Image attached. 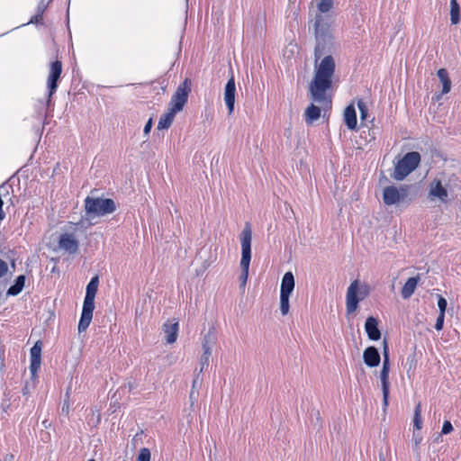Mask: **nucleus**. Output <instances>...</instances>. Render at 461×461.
I'll return each mask as SVG.
<instances>
[{"label": "nucleus", "instance_id": "de8ad7c7", "mask_svg": "<svg viewBox=\"0 0 461 461\" xmlns=\"http://www.w3.org/2000/svg\"><path fill=\"white\" fill-rule=\"evenodd\" d=\"M68 406H66V407H65V405H63V407H62V411H64L65 410H68Z\"/></svg>", "mask_w": 461, "mask_h": 461}, {"label": "nucleus", "instance_id": "423d86ee", "mask_svg": "<svg viewBox=\"0 0 461 461\" xmlns=\"http://www.w3.org/2000/svg\"><path fill=\"white\" fill-rule=\"evenodd\" d=\"M190 92L191 81L188 78H185L184 82L177 86L176 91L172 95L169 103V109L176 113L182 111L187 102Z\"/></svg>", "mask_w": 461, "mask_h": 461}, {"label": "nucleus", "instance_id": "3c124183", "mask_svg": "<svg viewBox=\"0 0 461 461\" xmlns=\"http://www.w3.org/2000/svg\"><path fill=\"white\" fill-rule=\"evenodd\" d=\"M88 461H95L94 459H89Z\"/></svg>", "mask_w": 461, "mask_h": 461}, {"label": "nucleus", "instance_id": "a18cd8bd", "mask_svg": "<svg viewBox=\"0 0 461 461\" xmlns=\"http://www.w3.org/2000/svg\"><path fill=\"white\" fill-rule=\"evenodd\" d=\"M68 406H66V407H65V405H63V407H62V411H64L65 410H68Z\"/></svg>", "mask_w": 461, "mask_h": 461}, {"label": "nucleus", "instance_id": "37998d69", "mask_svg": "<svg viewBox=\"0 0 461 461\" xmlns=\"http://www.w3.org/2000/svg\"><path fill=\"white\" fill-rule=\"evenodd\" d=\"M199 375L198 373L193 380L192 390H196V387L202 384V380L199 379Z\"/></svg>", "mask_w": 461, "mask_h": 461}, {"label": "nucleus", "instance_id": "4be33fe9", "mask_svg": "<svg viewBox=\"0 0 461 461\" xmlns=\"http://www.w3.org/2000/svg\"><path fill=\"white\" fill-rule=\"evenodd\" d=\"M438 77L442 83V92L441 95L447 94L451 89V81L448 77V73L447 69L440 68L437 72Z\"/></svg>", "mask_w": 461, "mask_h": 461}, {"label": "nucleus", "instance_id": "a878e982", "mask_svg": "<svg viewBox=\"0 0 461 461\" xmlns=\"http://www.w3.org/2000/svg\"><path fill=\"white\" fill-rule=\"evenodd\" d=\"M214 340H215L214 335L211 331H209L203 337V339L202 342L203 353L208 352L212 355V346L214 344Z\"/></svg>", "mask_w": 461, "mask_h": 461}, {"label": "nucleus", "instance_id": "e433bc0d", "mask_svg": "<svg viewBox=\"0 0 461 461\" xmlns=\"http://www.w3.org/2000/svg\"><path fill=\"white\" fill-rule=\"evenodd\" d=\"M454 429L452 423L449 420H445L442 426L441 434L447 435Z\"/></svg>", "mask_w": 461, "mask_h": 461}, {"label": "nucleus", "instance_id": "7c9ffc66", "mask_svg": "<svg viewBox=\"0 0 461 461\" xmlns=\"http://www.w3.org/2000/svg\"><path fill=\"white\" fill-rule=\"evenodd\" d=\"M420 412H421V407H420V404L419 403L415 407V410H414L413 423H414V427H415L416 429H421L422 420H421Z\"/></svg>", "mask_w": 461, "mask_h": 461}, {"label": "nucleus", "instance_id": "8fccbe9b", "mask_svg": "<svg viewBox=\"0 0 461 461\" xmlns=\"http://www.w3.org/2000/svg\"><path fill=\"white\" fill-rule=\"evenodd\" d=\"M439 438H440V435H438V436L436 438V440H437V441H438Z\"/></svg>", "mask_w": 461, "mask_h": 461}, {"label": "nucleus", "instance_id": "c756f323", "mask_svg": "<svg viewBox=\"0 0 461 461\" xmlns=\"http://www.w3.org/2000/svg\"><path fill=\"white\" fill-rule=\"evenodd\" d=\"M289 297L290 295L280 294V311L282 315H286L289 312Z\"/></svg>", "mask_w": 461, "mask_h": 461}, {"label": "nucleus", "instance_id": "f3484780", "mask_svg": "<svg viewBox=\"0 0 461 461\" xmlns=\"http://www.w3.org/2000/svg\"><path fill=\"white\" fill-rule=\"evenodd\" d=\"M398 188L394 185L384 187L383 193V201L386 205H393L400 203Z\"/></svg>", "mask_w": 461, "mask_h": 461}, {"label": "nucleus", "instance_id": "79ce46f5", "mask_svg": "<svg viewBox=\"0 0 461 461\" xmlns=\"http://www.w3.org/2000/svg\"><path fill=\"white\" fill-rule=\"evenodd\" d=\"M152 125H153L152 119H149L146 122V124L144 126V129H143V132H144L145 135H148L150 132Z\"/></svg>", "mask_w": 461, "mask_h": 461}, {"label": "nucleus", "instance_id": "c03bdc74", "mask_svg": "<svg viewBox=\"0 0 461 461\" xmlns=\"http://www.w3.org/2000/svg\"><path fill=\"white\" fill-rule=\"evenodd\" d=\"M43 16H38V14L36 13L35 15H33L30 21L31 23H39L42 21Z\"/></svg>", "mask_w": 461, "mask_h": 461}, {"label": "nucleus", "instance_id": "6e6552de", "mask_svg": "<svg viewBox=\"0 0 461 461\" xmlns=\"http://www.w3.org/2000/svg\"><path fill=\"white\" fill-rule=\"evenodd\" d=\"M358 290H359V282L358 280H354L347 290L346 294V312L347 314L349 315L355 312L358 307V303L364 299L366 294H363L361 297H358Z\"/></svg>", "mask_w": 461, "mask_h": 461}, {"label": "nucleus", "instance_id": "c85d7f7f", "mask_svg": "<svg viewBox=\"0 0 461 461\" xmlns=\"http://www.w3.org/2000/svg\"><path fill=\"white\" fill-rule=\"evenodd\" d=\"M384 348H383V368L390 369V355H389V348L386 339H384Z\"/></svg>", "mask_w": 461, "mask_h": 461}, {"label": "nucleus", "instance_id": "aec40b11", "mask_svg": "<svg viewBox=\"0 0 461 461\" xmlns=\"http://www.w3.org/2000/svg\"><path fill=\"white\" fill-rule=\"evenodd\" d=\"M419 279V276H412L407 279L404 285L402 286L401 293L403 299H408L413 294L418 285Z\"/></svg>", "mask_w": 461, "mask_h": 461}, {"label": "nucleus", "instance_id": "4c0bfd02", "mask_svg": "<svg viewBox=\"0 0 461 461\" xmlns=\"http://www.w3.org/2000/svg\"><path fill=\"white\" fill-rule=\"evenodd\" d=\"M444 320H445V314L444 313H439L438 318H437L436 323H435V329L438 331H439V330H441L443 329Z\"/></svg>", "mask_w": 461, "mask_h": 461}, {"label": "nucleus", "instance_id": "393cba45", "mask_svg": "<svg viewBox=\"0 0 461 461\" xmlns=\"http://www.w3.org/2000/svg\"><path fill=\"white\" fill-rule=\"evenodd\" d=\"M333 7V0H321L317 5V8L319 11L318 14H322L324 16V20L329 22V14L328 13Z\"/></svg>", "mask_w": 461, "mask_h": 461}, {"label": "nucleus", "instance_id": "2f4dec72", "mask_svg": "<svg viewBox=\"0 0 461 461\" xmlns=\"http://www.w3.org/2000/svg\"><path fill=\"white\" fill-rule=\"evenodd\" d=\"M357 107L360 113V121L363 122L366 120L368 115V108L366 104L363 100L359 99L357 101Z\"/></svg>", "mask_w": 461, "mask_h": 461}, {"label": "nucleus", "instance_id": "412c9836", "mask_svg": "<svg viewBox=\"0 0 461 461\" xmlns=\"http://www.w3.org/2000/svg\"><path fill=\"white\" fill-rule=\"evenodd\" d=\"M25 280H26V277L24 275L18 276L15 278L14 285H12L8 288L7 293H6L7 295H10V296L18 295L23 291V289L24 287Z\"/></svg>", "mask_w": 461, "mask_h": 461}, {"label": "nucleus", "instance_id": "cd10ccee", "mask_svg": "<svg viewBox=\"0 0 461 461\" xmlns=\"http://www.w3.org/2000/svg\"><path fill=\"white\" fill-rule=\"evenodd\" d=\"M9 189H11V186L8 185L4 184L0 185V221L4 220L5 217V213L3 211L4 201L2 197H5L9 194Z\"/></svg>", "mask_w": 461, "mask_h": 461}, {"label": "nucleus", "instance_id": "49530a36", "mask_svg": "<svg viewBox=\"0 0 461 461\" xmlns=\"http://www.w3.org/2000/svg\"><path fill=\"white\" fill-rule=\"evenodd\" d=\"M68 406H66V407H65V405H63V407H62V411H64L65 410H68Z\"/></svg>", "mask_w": 461, "mask_h": 461}, {"label": "nucleus", "instance_id": "bb28decb", "mask_svg": "<svg viewBox=\"0 0 461 461\" xmlns=\"http://www.w3.org/2000/svg\"><path fill=\"white\" fill-rule=\"evenodd\" d=\"M459 5L456 0H450V20L453 24L459 22Z\"/></svg>", "mask_w": 461, "mask_h": 461}, {"label": "nucleus", "instance_id": "f704fd0d", "mask_svg": "<svg viewBox=\"0 0 461 461\" xmlns=\"http://www.w3.org/2000/svg\"><path fill=\"white\" fill-rule=\"evenodd\" d=\"M411 185H401L400 188L398 189L399 191V198H400V202H405L409 196V190L411 189Z\"/></svg>", "mask_w": 461, "mask_h": 461}, {"label": "nucleus", "instance_id": "473e14b6", "mask_svg": "<svg viewBox=\"0 0 461 461\" xmlns=\"http://www.w3.org/2000/svg\"><path fill=\"white\" fill-rule=\"evenodd\" d=\"M210 357H211L210 353H208V352L203 353V355L201 357V359H200L199 374L203 373V370L208 367L209 361H210Z\"/></svg>", "mask_w": 461, "mask_h": 461}, {"label": "nucleus", "instance_id": "58836bf2", "mask_svg": "<svg viewBox=\"0 0 461 461\" xmlns=\"http://www.w3.org/2000/svg\"><path fill=\"white\" fill-rule=\"evenodd\" d=\"M8 271V265L5 261L0 258V278L6 275Z\"/></svg>", "mask_w": 461, "mask_h": 461}, {"label": "nucleus", "instance_id": "f257e3e1", "mask_svg": "<svg viewBox=\"0 0 461 461\" xmlns=\"http://www.w3.org/2000/svg\"><path fill=\"white\" fill-rule=\"evenodd\" d=\"M314 32L316 39L315 63L321 57L323 59L319 65H316L314 77L310 83L309 90L312 99L326 108L331 105V99L326 95V91L332 86L336 65L332 57V53L335 51V42L330 24L324 20L322 14L315 15Z\"/></svg>", "mask_w": 461, "mask_h": 461}, {"label": "nucleus", "instance_id": "dca6fc26", "mask_svg": "<svg viewBox=\"0 0 461 461\" xmlns=\"http://www.w3.org/2000/svg\"><path fill=\"white\" fill-rule=\"evenodd\" d=\"M163 331L166 334V341L168 344L176 342L178 334V322L168 320L163 324Z\"/></svg>", "mask_w": 461, "mask_h": 461}, {"label": "nucleus", "instance_id": "b1692460", "mask_svg": "<svg viewBox=\"0 0 461 461\" xmlns=\"http://www.w3.org/2000/svg\"><path fill=\"white\" fill-rule=\"evenodd\" d=\"M176 114V113H173V111L168 109V112L164 113L159 118V121H158V130H164V129L169 128L170 125L172 124L173 121H174V118H175Z\"/></svg>", "mask_w": 461, "mask_h": 461}, {"label": "nucleus", "instance_id": "9b49d317", "mask_svg": "<svg viewBox=\"0 0 461 461\" xmlns=\"http://www.w3.org/2000/svg\"><path fill=\"white\" fill-rule=\"evenodd\" d=\"M41 348L42 343L41 340H38L31 348L30 355H31V365H30V370L32 375H35L41 366Z\"/></svg>", "mask_w": 461, "mask_h": 461}, {"label": "nucleus", "instance_id": "a211bd4d", "mask_svg": "<svg viewBox=\"0 0 461 461\" xmlns=\"http://www.w3.org/2000/svg\"><path fill=\"white\" fill-rule=\"evenodd\" d=\"M344 122L347 127L355 131L357 126V112L353 104L348 105L344 111Z\"/></svg>", "mask_w": 461, "mask_h": 461}, {"label": "nucleus", "instance_id": "ea45409f", "mask_svg": "<svg viewBox=\"0 0 461 461\" xmlns=\"http://www.w3.org/2000/svg\"><path fill=\"white\" fill-rule=\"evenodd\" d=\"M47 9V4L42 0L37 6L38 16H43L45 10Z\"/></svg>", "mask_w": 461, "mask_h": 461}, {"label": "nucleus", "instance_id": "39448f33", "mask_svg": "<svg viewBox=\"0 0 461 461\" xmlns=\"http://www.w3.org/2000/svg\"><path fill=\"white\" fill-rule=\"evenodd\" d=\"M421 160L420 154L417 151H411L406 153L395 165L394 171L391 176L397 180L402 181L412 171H414L420 165Z\"/></svg>", "mask_w": 461, "mask_h": 461}, {"label": "nucleus", "instance_id": "7ed1b4c3", "mask_svg": "<svg viewBox=\"0 0 461 461\" xmlns=\"http://www.w3.org/2000/svg\"><path fill=\"white\" fill-rule=\"evenodd\" d=\"M98 284L99 279L96 276L92 277L86 285V296L84 299L82 312L77 326L78 332L86 331L91 323L93 312L95 309V297L97 292Z\"/></svg>", "mask_w": 461, "mask_h": 461}, {"label": "nucleus", "instance_id": "20e7f679", "mask_svg": "<svg viewBox=\"0 0 461 461\" xmlns=\"http://www.w3.org/2000/svg\"><path fill=\"white\" fill-rule=\"evenodd\" d=\"M86 213L89 217L104 216L115 212V202L111 198L86 196L85 201Z\"/></svg>", "mask_w": 461, "mask_h": 461}, {"label": "nucleus", "instance_id": "c9c22d12", "mask_svg": "<svg viewBox=\"0 0 461 461\" xmlns=\"http://www.w3.org/2000/svg\"><path fill=\"white\" fill-rule=\"evenodd\" d=\"M447 300L442 296V295H438V310H439V313H446V310H447Z\"/></svg>", "mask_w": 461, "mask_h": 461}, {"label": "nucleus", "instance_id": "5701e85b", "mask_svg": "<svg viewBox=\"0 0 461 461\" xmlns=\"http://www.w3.org/2000/svg\"><path fill=\"white\" fill-rule=\"evenodd\" d=\"M321 116V109L320 107L311 104L307 107L305 110V122L306 124L310 125L314 121L318 120Z\"/></svg>", "mask_w": 461, "mask_h": 461}, {"label": "nucleus", "instance_id": "6ab92c4d", "mask_svg": "<svg viewBox=\"0 0 461 461\" xmlns=\"http://www.w3.org/2000/svg\"><path fill=\"white\" fill-rule=\"evenodd\" d=\"M295 282L294 274L291 271L286 272L282 278L280 294L291 295L294 289Z\"/></svg>", "mask_w": 461, "mask_h": 461}, {"label": "nucleus", "instance_id": "2eb2a0df", "mask_svg": "<svg viewBox=\"0 0 461 461\" xmlns=\"http://www.w3.org/2000/svg\"><path fill=\"white\" fill-rule=\"evenodd\" d=\"M389 373L390 369L383 368L380 371V380L382 384V392H383V405L385 410L388 406V399L390 393V383H389Z\"/></svg>", "mask_w": 461, "mask_h": 461}, {"label": "nucleus", "instance_id": "0eeeda50", "mask_svg": "<svg viewBox=\"0 0 461 461\" xmlns=\"http://www.w3.org/2000/svg\"><path fill=\"white\" fill-rule=\"evenodd\" d=\"M62 73V63L59 60H55L50 63L49 76L47 79L48 97L46 105L50 106L51 104V96L56 93L59 86V80Z\"/></svg>", "mask_w": 461, "mask_h": 461}, {"label": "nucleus", "instance_id": "a19ab883", "mask_svg": "<svg viewBox=\"0 0 461 461\" xmlns=\"http://www.w3.org/2000/svg\"><path fill=\"white\" fill-rule=\"evenodd\" d=\"M199 393L197 390H192L190 392L189 399L191 402V405H193L198 399Z\"/></svg>", "mask_w": 461, "mask_h": 461}, {"label": "nucleus", "instance_id": "ddd939ff", "mask_svg": "<svg viewBox=\"0 0 461 461\" xmlns=\"http://www.w3.org/2000/svg\"><path fill=\"white\" fill-rule=\"evenodd\" d=\"M363 359L368 367H375L381 362V356L375 347L369 346L363 352Z\"/></svg>", "mask_w": 461, "mask_h": 461}, {"label": "nucleus", "instance_id": "09e8293b", "mask_svg": "<svg viewBox=\"0 0 461 461\" xmlns=\"http://www.w3.org/2000/svg\"><path fill=\"white\" fill-rule=\"evenodd\" d=\"M440 96H441V95H437V96H436V100H437V101H438V100H439V98H440Z\"/></svg>", "mask_w": 461, "mask_h": 461}, {"label": "nucleus", "instance_id": "1a4fd4ad", "mask_svg": "<svg viewBox=\"0 0 461 461\" xmlns=\"http://www.w3.org/2000/svg\"><path fill=\"white\" fill-rule=\"evenodd\" d=\"M58 249L69 255H74L78 251L79 241L73 233H62L59 236Z\"/></svg>", "mask_w": 461, "mask_h": 461}, {"label": "nucleus", "instance_id": "f8f14e48", "mask_svg": "<svg viewBox=\"0 0 461 461\" xmlns=\"http://www.w3.org/2000/svg\"><path fill=\"white\" fill-rule=\"evenodd\" d=\"M429 195L432 200L437 198L442 203H446L448 199L447 190L442 185L441 181L438 179L433 180L430 184Z\"/></svg>", "mask_w": 461, "mask_h": 461}, {"label": "nucleus", "instance_id": "4468645a", "mask_svg": "<svg viewBox=\"0 0 461 461\" xmlns=\"http://www.w3.org/2000/svg\"><path fill=\"white\" fill-rule=\"evenodd\" d=\"M365 330L370 340L376 341L381 338V332L378 329V321L373 316H369L365 322Z\"/></svg>", "mask_w": 461, "mask_h": 461}, {"label": "nucleus", "instance_id": "9d476101", "mask_svg": "<svg viewBox=\"0 0 461 461\" xmlns=\"http://www.w3.org/2000/svg\"><path fill=\"white\" fill-rule=\"evenodd\" d=\"M235 95H236V86L234 77L231 76L225 85L224 88V102L229 111V114H231L234 111L235 104Z\"/></svg>", "mask_w": 461, "mask_h": 461}, {"label": "nucleus", "instance_id": "f03ea898", "mask_svg": "<svg viewBox=\"0 0 461 461\" xmlns=\"http://www.w3.org/2000/svg\"><path fill=\"white\" fill-rule=\"evenodd\" d=\"M251 240H252V230L249 222H246L244 229L240 235L241 244V259L240 267L241 274L240 276V287L243 291L245 290L247 281L249 278V265L251 260Z\"/></svg>", "mask_w": 461, "mask_h": 461}, {"label": "nucleus", "instance_id": "72a5a7b5", "mask_svg": "<svg viewBox=\"0 0 461 461\" xmlns=\"http://www.w3.org/2000/svg\"><path fill=\"white\" fill-rule=\"evenodd\" d=\"M136 461H150V451L147 447H142L139 451Z\"/></svg>", "mask_w": 461, "mask_h": 461}]
</instances>
